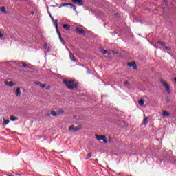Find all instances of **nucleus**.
I'll use <instances>...</instances> for the list:
<instances>
[{
	"label": "nucleus",
	"mask_w": 176,
	"mask_h": 176,
	"mask_svg": "<svg viewBox=\"0 0 176 176\" xmlns=\"http://www.w3.org/2000/svg\"><path fill=\"white\" fill-rule=\"evenodd\" d=\"M63 82L69 90H74V89L76 90L78 89V84L75 83V80L65 78L63 79Z\"/></svg>",
	"instance_id": "f257e3e1"
},
{
	"label": "nucleus",
	"mask_w": 176,
	"mask_h": 176,
	"mask_svg": "<svg viewBox=\"0 0 176 176\" xmlns=\"http://www.w3.org/2000/svg\"><path fill=\"white\" fill-rule=\"evenodd\" d=\"M162 83L164 89H166V92L168 93V94H171V89H170V85L164 81H162Z\"/></svg>",
	"instance_id": "f03ea898"
},
{
	"label": "nucleus",
	"mask_w": 176,
	"mask_h": 176,
	"mask_svg": "<svg viewBox=\"0 0 176 176\" xmlns=\"http://www.w3.org/2000/svg\"><path fill=\"white\" fill-rule=\"evenodd\" d=\"M56 32L58 33L59 39H60L62 45H63L65 46V41H64V39H63V37H61V33H60V31H58V29L56 30Z\"/></svg>",
	"instance_id": "7ed1b4c3"
},
{
	"label": "nucleus",
	"mask_w": 176,
	"mask_h": 176,
	"mask_svg": "<svg viewBox=\"0 0 176 176\" xmlns=\"http://www.w3.org/2000/svg\"><path fill=\"white\" fill-rule=\"evenodd\" d=\"M76 32L77 34H79L80 35H83V34H85V30H83L80 28H76Z\"/></svg>",
	"instance_id": "20e7f679"
},
{
	"label": "nucleus",
	"mask_w": 176,
	"mask_h": 176,
	"mask_svg": "<svg viewBox=\"0 0 176 176\" xmlns=\"http://www.w3.org/2000/svg\"><path fill=\"white\" fill-rule=\"evenodd\" d=\"M74 3L78 4V6H83V0H72Z\"/></svg>",
	"instance_id": "39448f33"
},
{
	"label": "nucleus",
	"mask_w": 176,
	"mask_h": 176,
	"mask_svg": "<svg viewBox=\"0 0 176 176\" xmlns=\"http://www.w3.org/2000/svg\"><path fill=\"white\" fill-rule=\"evenodd\" d=\"M4 83L6 86H9L10 87H13L14 86V82H13V81H5Z\"/></svg>",
	"instance_id": "423d86ee"
},
{
	"label": "nucleus",
	"mask_w": 176,
	"mask_h": 176,
	"mask_svg": "<svg viewBox=\"0 0 176 176\" xmlns=\"http://www.w3.org/2000/svg\"><path fill=\"white\" fill-rule=\"evenodd\" d=\"M34 83L37 86H40V87H41V89H45V87H46L45 84H42V82H41L40 81H36Z\"/></svg>",
	"instance_id": "0eeeda50"
},
{
	"label": "nucleus",
	"mask_w": 176,
	"mask_h": 176,
	"mask_svg": "<svg viewBox=\"0 0 176 176\" xmlns=\"http://www.w3.org/2000/svg\"><path fill=\"white\" fill-rule=\"evenodd\" d=\"M163 118H169L170 113L167 111H163L162 113Z\"/></svg>",
	"instance_id": "6e6552de"
},
{
	"label": "nucleus",
	"mask_w": 176,
	"mask_h": 176,
	"mask_svg": "<svg viewBox=\"0 0 176 176\" xmlns=\"http://www.w3.org/2000/svg\"><path fill=\"white\" fill-rule=\"evenodd\" d=\"M64 30H66V31H69L71 30V25L69 24H64L63 25Z\"/></svg>",
	"instance_id": "1a4fd4ad"
},
{
	"label": "nucleus",
	"mask_w": 176,
	"mask_h": 176,
	"mask_svg": "<svg viewBox=\"0 0 176 176\" xmlns=\"http://www.w3.org/2000/svg\"><path fill=\"white\" fill-rule=\"evenodd\" d=\"M15 94L17 97H20V96H21V91L20 88H17L16 89Z\"/></svg>",
	"instance_id": "9d476101"
},
{
	"label": "nucleus",
	"mask_w": 176,
	"mask_h": 176,
	"mask_svg": "<svg viewBox=\"0 0 176 176\" xmlns=\"http://www.w3.org/2000/svg\"><path fill=\"white\" fill-rule=\"evenodd\" d=\"M128 67H133V68L135 69L137 68V65L135 64V63H129Z\"/></svg>",
	"instance_id": "9b49d317"
},
{
	"label": "nucleus",
	"mask_w": 176,
	"mask_h": 176,
	"mask_svg": "<svg viewBox=\"0 0 176 176\" xmlns=\"http://www.w3.org/2000/svg\"><path fill=\"white\" fill-rule=\"evenodd\" d=\"M69 57H70V60H72V61L76 63V59H75V56H74V54L71 52L69 53Z\"/></svg>",
	"instance_id": "f8f14e48"
},
{
	"label": "nucleus",
	"mask_w": 176,
	"mask_h": 176,
	"mask_svg": "<svg viewBox=\"0 0 176 176\" xmlns=\"http://www.w3.org/2000/svg\"><path fill=\"white\" fill-rule=\"evenodd\" d=\"M144 104H145V100H144L143 98H141L140 100H139V105L140 107H144Z\"/></svg>",
	"instance_id": "ddd939ff"
},
{
	"label": "nucleus",
	"mask_w": 176,
	"mask_h": 176,
	"mask_svg": "<svg viewBox=\"0 0 176 176\" xmlns=\"http://www.w3.org/2000/svg\"><path fill=\"white\" fill-rule=\"evenodd\" d=\"M10 119L11 122H16V121L19 120V118L14 117V116H11Z\"/></svg>",
	"instance_id": "4468645a"
},
{
	"label": "nucleus",
	"mask_w": 176,
	"mask_h": 176,
	"mask_svg": "<svg viewBox=\"0 0 176 176\" xmlns=\"http://www.w3.org/2000/svg\"><path fill=\"white\" fill-rule=\"evenodd\" d=\"M100 140L102 141H104V144H107V142H108V141L107 140V137H105L104 135H101Z\"/></svg>",
	"instance_id": "2eb2a0df"
},
{
	"label": "nucleus",
	"mask_w": 176,
	"mask_h": 176,
	"mask_svg": "<svg viewBox=\"0 0 176 176\" xmlns=\"http://www.w3.org/2000/svg\"><path fill=\"white\" fill-rule=\"evenodd\" d=\"M19 64H22V66L20 67H22L23 68H27V67H28V65H27V63H25L24 62H21L19 63Z\"/></svg>",
	"instance_id": "dca6fc26"
},
{
	"label": "nucleus",
	"mask_w": 176,
	"mask_h": 176,
	"mask_svg": "<svg viewBox=\"0 0 176 176\" xmlns=\"http://www.w3.org/2000/svg\"><path fill=\"white\" fill-rule=\"evenodd\" d=\"M10 122V120H9V119L5 120L3 121V125L6 126V124H9Z\"/></svg>",
	"instance_id": "f3484780"
},
{
	"label": "nucleus",
	"mask_w": 176,
	"mask_h": 176,
	"mask_svg": "<svg viewBox=\"0 0 176 176\" xmlns=\"http://www.w3.org/2000/svg\"><path fill=\"white\" fill-rule=\"evenodd\" d=\"M143 124H148V117L145 118L142 122Z\"/></svg>",
	"instance_id": "a211bd4d"
},
{
	"label": "nucleus",
	"mask_w": 176,
	"mask_h": 176,
	"mask_svg": "<svg viewBox=\"0 0 176 176\" xmlns=\"http://www.w3.org/2000/svg\"><path fill=\"white\" fill-rule=\"evenodd\" d=\"M69 131H72V130L74 131H75V126H74V125L70 126L69 128Z\"/></svg>",
	"instance_id": "6ab92c4d"
},
{
	"label": "nucleus",
	"mask_w": 176,
	"mask_h": 176,
	"mask_svg": "<svg viewBox=\"0 0 176 176\" xmlns=\"http://www.w3.org/2000/svg\"><path fill=\"white\" fill-rule=\"evenodd\" d=\"M53 21H54V25H56V30H58V25H57V23H58L57 19L54 20Z\"/></svg>",
	"instance_id": "aec40b11"
},
{
	"label": "nucleus",
	"mask_w": 176,
	"mask_h": 176,
	"mask_svg": "<svg viewBox=\"0 0 176 176\" xmlns=\"http://www.w3.org/2000/svg\"><path fill=\"white\" fill-rule=\"evenodd\" d=\"M157 43L159 45H161V46H165L166 45V43H164V42H163V41H157Z\"/></svg>",
	"instance_id": "412c9836"
},
{
	"label": "nucleus",
	"mask_w": 176,
	"mask_h": 176,
	"mask_svg": "<svg viewBox=\"0 0 176 176\" xmlns=\"http://www.w3.org/2000/svg\"><path fill=\"white\" fill-rule=\"evenodd\" d=\"M95 137L98 141L101 140V135L96 134Z\"/></svg>",
	"instance_id": "4be33fe9"
},
{
	"label": "nucleus",
	"mask_w": 176,
	"mask_h": 176,
	"mask_svg": "<svg viewBox=\"0 0 176 176\" xmlns=\"http://www.w3.org/2000/svg\"><path fill=\"white\" fill-rule=\"evenodd\" d=\"M69 6H71L72 9H74V10H76V7L74 4L70 3Z\"/></svg>",
	"instance_id": "5701e85b"
},
{
	"label": "nucleus",
	"mask_w": 176,
	"mask_h": 176,
	"mask_svg": "<svg viewBox=\"0 0 176 176\" xmlns=\"http://www.w3.org/2000/svg\"><path fill=\"white\" fill-rule=\"evenodd\" d=\"M0 10H1V12H3V13H5V12H6V8H5V7H1V8H0Z\"/></svg>",
	"instance_id": "b1692460"
},
{
	"label": "nucleus",
	"mask_w": 176,
	"mask_h": 176,
	"mask_svg": "<svg viewBox=\"0 0 176 176\" xmlns=\"http://www.w3.org/2000/svg\"><path fill=\"white\" fill-rule=\"evenodd\" d=\"M91 153H88L87 157H86V160H89V159H90V157H91Z\"/></svg>",
	"instance_id": "393cba45"
},
{
	"label": "nucleus",
	"mask_w": 176,
	"mask_h": 176,
	"mask_svg": "<svg viewBox=\"0 0 176 176\" xmlns=\"http://www.w3.org/2000/svg\"><path fill=\"white\" fill-rule=\"evenodd\" d=\"M69 5H71V3H63L62 5V6H60V8H63V7H65V6H69Z\"/></svg>",
	"instance_id": "a878e982"
},
{
	"label": "nucleus",
	"mask_w": 176,
	"mask_h": 176,
	"mask_svg": "<svg viewBox=\"0 0 176 176\" xmlns=\"http://www.w3.org/2000/svg\"><path fill=\"white\" fill-rule=\"evenodd\" d=\"M51 115H52V116H57V113H56V111H52L51 112Z\"/></svg>",
	"instance_id": "bb28decb"
},
{
	"label": "nucleus",
	"mask_w": 176,
	"mask_h": 176,
	"mask_svg": "<svg viewBox=\"0 0 176 176\" xmlns=\"http://www.w3.org/2000/svg\"><path fill=\"white\" fill-rule=\"evenodd\" d=\"M78 130H80V127H79V126H77V127H76L75 129H74V131L76 132V131H78Z\"/></svg>",
	"instance_id": "cd10ccee"
},
{
	"label": "nucleus",
	"mask_w": 176,
	"mask_h": 176,
	"mask_svg": "<svg viewBox=\"0 0 176 176\" xmlns=\"http://www.w3.org/2000/svg\"><path fill=\"white\" fill-rule=\"evenodd\" d=\"M104 54H107L108 51L107 50L101 51Z\"/></svg>",
	"instance_id": "c85d7f7f"
},
{
	"label": "nucleus",
	"mask_w": 176,
	"mask_h": 176,
	"mask_svg": "<svg viewBox=\"0 0 176 176\" xmlns=\"http://www.w3.org/2000/svg\"><path fill=\"white\" fill-rule=\"evenodd\" d=\"M164 49H166V50H171V48H170L169 47L165 46Z\"/></svg>",
	"instance_id": "c756f323"
},
{
	"label": "nucleus",
	"mask_w": 176,
	"mask_h": 176,
	"mask_svg": "<svg viewBox=\"0 0 176 176\" xmlns=\"http://www.w3.org/2000/svg\"><path fill=\"white\" fill-rule=\"evenodd\" d=\"M111 52H112L113 54H118V52H116L114 50H112Z\"/></svg>",
	"instance_id": "7c9ffc66"
},
{
	"label": "nucleus",
	"mask_w": 176,
	"mask_h": 176,
	"mask_svg": "<svg viewBox=\"0 0 176 176\" xmlns=\"http://www.w3.org/2000/svg\"><path fill=\"white\" fill-rule=\"evenodd\" d=\"M45 89H46L47 90H50V86L47 85V86L45 87Z\"/></svg>",
	"instance_id": "2f4dec72"
},
{
	"label": "nucleus",
	"mask_w": 176,
	"mask_h": 176,
	"mask_svg": "<svg viewBox=\"0 0 176 176\" xmlns=\"http://www.w3.org/2000/svg\"><path fill=\"white\" fill-rule=\"evenodd\" d=\"M107 54H109V56H110V54H112V52L111 51H107Z\"/></svg>",
	"instance_id": "473e14b6"
},
{
	"label": "nucleus",
	"mask_w": 176,
	"mask_h": 176,
	"mask_svg": "<svg viewBox=\"0 0 176 176\" xmlns=\"http://www.w3.org/2000/svg\"><path fill=\"white\" fill-rule=\"evenodd\" d=\"M50 18L52 19V21H54V19L52 16V14L50 13Z\"/></svg>",
	"instance_id": "72a5a7b5"
},
{
	"label": "nucleus",
	"mask_w": 176,
	"mask_h": 176,
	"mask_svg": "<svg viewBox=\"0 0 176 176\" xmlns=\"http://www.w3.org/2000/svg\"><path fill=\"white\" fill-rule=\"evenodd\" d=\"M59 113H60V114L64 113V111L60 110V111H59Z\"/></svg>",
	"instance_id": "f704fd0d"
},
{
	"label": "nucleus",
	"mask_w": 176,
	"mask_h": 176,
	"mask_svg": "<svg viewBox=\"0 0 176 176\" xmlns=\"http://www.w3.org/2000/svg\"><path fill=\"white\" fill-rule=\"evenodd\" d=\"M0 38H3V34H2V33L0 32Z\"/></svg>",
	"instance_id": "c9c22d12"
},
{
	"label": "nucleus",
	"mask_w": 176,
	"mask_h": 176,
	"mask_svg": "<svg viewBox=\"0 0 176 176\" xmlns=\"http://www.w3.org/2000/svg\"><path fill=\"white\" fill-rule=\"evenodd\" d=\"M125 85H129V82L128 81H125Z\"/></svg>",
	"instance_id": "e433bc0d"
}]
</instances>
